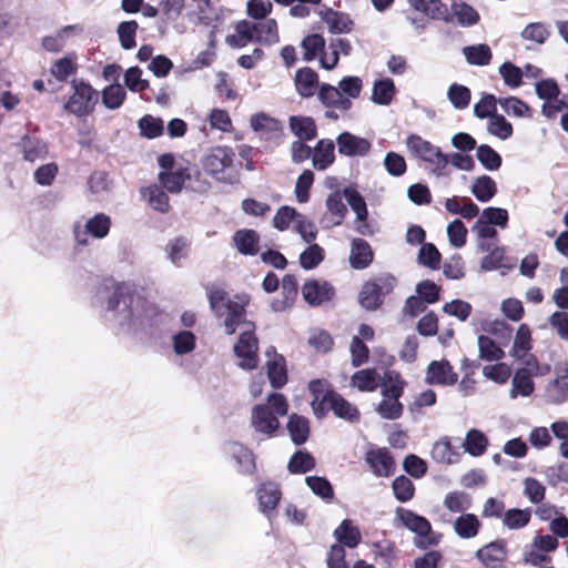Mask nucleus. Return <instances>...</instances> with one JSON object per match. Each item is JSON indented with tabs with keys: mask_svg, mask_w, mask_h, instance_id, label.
Wrapping results in <instances>:
<instances>
[{
	"mask_svg": "<svg viewBox=\"0 0 568 568\" xmlns=\"http://www.w3.org/2000/svg\"><path fill=\"white\" fill-rule=\"evenodd\" d=\"M100 298L106 300L105 318L125 332L143 331L152 325L156 310L144 298L131 292L125 284L104 287Z\"/></svg>",
	"mask_w": 568,
	"mask_h": 568,
	"instance_id": "1",
	"label": "nucleus"
},
{
	"mask_svg": "<svg viewBox=\"0 0 568 568\" xmlns=\"http://www.w3.org/2000/svg\"><path fill=\"white\" fill-rule=\"evenodd\" d=\"M207 297L212 312L222 321L224 332L227 335H233L237 328L255 331L254 323L248 321L246 316V307L250 303L248 295L242 294L230 297L224 290L214 287L210 290Z\"/></svg>",
	"mask_w": 568,
	"mask_h": 568,
	"instance_id": "2",
	"label": "nucleus"
},
{
	"mask_svg": "<svg viewBox=\"0 0 568 568\" xmlns=\"http://www.w3.org/2000/svg\"><path fill=\"white\" fill-rule=\"evenodd\" d=\"M287 410L286 398L282 394L272 393L265 404L252 408L251 425L256 433L272 437L280 427L278 416H285Z\"/></svg>",
	"mask_w": 568,
	"mask_h": 568,
	"instance_id": "3",
	"label": "nucleus"
},
{
	"mask_svg": "<svg viewBox=\"0 0 568 568\" xmlns=\"http://www.w3.org/2000/svg\"><path fill=\"white\" fill-rule=\"evenodd\" d=\"M394 526L412 531L415 535L414 544L418 548L426 549L429 546L437 545L439 541V535L433 531L428 519L410 509L397 507L395 510Z\"/></svg>",
	"mask_w": 568,
	"mask_h": 568,
	"instance_id": "4",
	"label": "nucleus"
},
{
	"mask_svg": "<svg viewBox=\"0 0 568 568\" xmlns=\"http://www.w3.org/2000/svg\"><path fill=\"white\" fill-rule=\"evenodd\" d=\"M234 152L229 146H215L203 158L202 165L204 171L215 180L232 183Z\"/></svg>",
	"mask_w": 568,
	"mask_h": 568,
	"instance_id": "5",
	"label": "nucleus"
},
{
	"mask_svg": "<svg viewBox=\"0 0 568 568\" xmlns=\"http://www.w3.org/2000/svg\"><path fill=\"white\" fill-rule=\"evenodd\" d=\"M396 278L392 275H382L366 282L358 296L359 304L367 311H375L384 297L395 287Z\"/></svg>",
	"mask_w": 568,
	"mask_h": 568,
	"instance_id": "6",
	"label": "nucleus"
},
{
	"mask_svg": "<svg viewBox=\"0 0 568 568\" xmlns=\"http://www.w3.org/2000/svg\"><path fill=\"white\" fill-rule=\"evenodd\" d=\"M72 87L73 94L64 104V109L77 116L88 115L98 101V92L82 81H73Z\"/></svg>",
	"mask_w": 568,
	"mask_h": 568,
	"instance_id": "7",
	"label": "nucleus"
},
{
	"mask_svg": "<svg viewBox=\"0 0 568 568\" xmlns=\"http://www.w3.org/2000/svg\"><path fill=\"white\" fill-rule=\"evenodd\" d=\"M233 351L236 357L240 358L239 366L242 369L251 371L257 367L258 343L254 335V331H242Z\"/></svg>",
	"mask_w": 568,
	"mask_h": 568,
	"instance_id": "8",
	"label": "nucleus"
},
{
	"mask_svg": "<svg viewBox=\"0 0 568 568\" xmlns=\"http://www.w3.org/2000/svg\"><path fill=\"white\" fill-rule=\"evenodd\" d=\"M477 247L481 252H487L480 263V270L484 272L499 270L501 275L515 267V262L506 257L505 250L499 246H491L487 242L479 241Z\"/></svg>",
	"mask_w": 568,
	"mask_h": 568,
	"instance_id": "9",
	"label": "nucleus"
},
{
	"mask_svg": "<svg viewBox=\"0 0 568 568\" xmlns=\"http://www.w3.org/2000/svg\"><path fill=\"white\" fill-rule=\"evenodd\" d=\"M457 379L458 374L446 359L430 362L425 375V382L429 385L452 386Z\"/></svg>",
	"mask_w": 568,
	"mask_h": 568,
	"instance_id": "10",
	"label": "nucleus"
},
{
	"mask_svg": "<svg viewBox=\"0 0 568 568\" xmlns=\"http://www.w3.org/2000/svg\"><path fill=\"white\" fill-rule=\"evenodd\" d=\"M343 196L356 214V231L362 235L371 234V227L366 222L368 212L364 197L352 186L343 190Z\"/></svg>",
	"mask_w": 568,
	"mask_h": 568,
	"instance_id": "11",
	"label": "nucleus"
},
{
	"mask_svg": "<svg viewBox=\"0 0 568 568\" xmlns=\"http://www.w3.org/2000/svg\"><path fill=\"white\" fill-rule=\"evenodd\" d=\"M338 153L345 156H365L372 149V143L362 136L343 132L336 138Z\"/></svg>",
	"mask_w": 568,
	"mask_h": 568,
	"instance_id": "12",
	"label": "nucleus"
},
{
	"mask_svg": "<svg viewBox=\"0 0 568 568\" xmlns=\"http://www.w3.org/2000/svg\"><path fill=\"white\" fill-rule=\"evenodd\" d=\"M334 293V287L331 284L317 280L307 281L302 286L303 298L312 306L329 302Z\"/></svg>",
	"mask_w": 568,
	"mask_h": 568,
	"instance_id": "13",
	"label": "nucleus"
},
{
	"mask_svg": "<svg viewBox=\"0 0 568 568\" xmlns=\"http://www.w3.org/2000/svg\"><path fill=\"white\" fill-rule=\"evenodd\" d=\"M111 220L103 213L95 214L89 219L84 225V231L74 230L75 240L79 244H87V235L90 234L95 239H103L109 234Z\"/></svg>",
	"mask_w": 568,
	"mask_h": 568,
	"instance_id": "14",
	"label": "nucleus"
},
{
	"mask_svg": "<svg viewBox=\"0 0 568 568\" xmlns=\"http://www.w3.org/2000/svg\"><path fill=\"white\" fill-rule=\"evenodd\" d=\"M223 449L224 453L236 463L240 473L251 474L255 469V462L252 452L241 443H226Z\"/></svg>",
	"mask_w": 568,
	"mask_h": 568,
	"instance_id": "15",
	"label": "nucleus"
},
{
	"mask_svg": "<svg viewBox=\"0 0 568 568\" xmlns=\"http://www.w3.org/2000/svg\"><path fill=\"white\" fill-rule=\"evenodd\" d=\"M408 3L417 11L425 13L427 17L442 20L444 22H452L453 16L446 4L440 0H407Z\"/></svg>",
	"mask_w": 568,
	"mask_h": 568,
	"instance_id": "16",
	"label": "nucleus"
},
{
	"mask_svg": "<svg viewBox=\"0 0 568 568\" xmlns=\"http://www.w3.org/2000/svg\"><path fill=\"white\" fill-rule=\"evenodd\" d=\"M308 389L314 397L311 403L312 409L317 417H322L326 412V403L328 402L326 396L335 394V392L331 389V385L326 379L311 381Z\"/></svg>",
	"mask_w": 568,
	"mask_h": 568,
	"instance_id": "17",
	"label": "nucleus"
},
{
	"mask_svg": "<svg viewBox=\"0 0 568 568\" xmlns=\"http://www.w3.org/2000/svg\"><path fill=\"white\" fill-rule=\"evenodd\" d=\"M506 546L504 541H493L476 552L477 558L488 568H499L506 559Z\"/></svg>",
	"mask_w": 568,
	"mask_h": 568,
	"instance_id": "18",
	"label": "nucleus"
},
{
	"mask_svg": "<svg viewBox=\"0 0 568 568\" xmlns=\"http://www.w3.org/2000/svg\"><path fill=\"white\" fill-rule=\"evenodd\" d=\"M256 495L260 510L271 517V514L275 510L281 499V490L278 489V486L271 481L263 483L258 487Z\"/></svg>",
	"mask_w": 568,
	"mask_h": 568,
	"instance_id": "19",
	"label": "nucleus"
},
{
	"mask_svg": "<svg viewBox=\"0 0 568 568\" xmlns=\"http://www.w3.org/2000/svg\"><path fill=\"white\" fill-rule=\"evenodd\" d=\"M326 398L328 399L326 403V410L328 408L332 409L338 418L352 423L359 419V412L356 406L351 404L336 392L335 394H329Z\"/></svg>",
	"mask_w": 568,
	"mask_h": 568,
	"instance_id": "20",
	"label": "nucleus"
},
{
	"mask_svg": "<svg viewBox=\"0 0 568 568\" xmlns=\"http://www.w3.org/2000/svg\"><path fill=\"white\" fill-rule=\"evenodd\" d=\"M250 124L254 132L267 139L276 136L283 131V124L264 112L252 115Z\"/></svg>",
	"mask_w": 568,
	"mask_h": 568,
	"instance_id": "21",
	"label": "nucleus"
},
{
	"mask_svg": "<svg viewBox=\"0 0 568 568\" xmlns=\"http://www.w3.org/2000/svg\"><path fill=\"white\" fill-rule=\"evenodd\" d=\"M266 356L268 357L266 362L268 381L274 388H281L287 382L285 359L276 353L271 355V351L266 352Z\"/></svg>",
	"mask_w": 568,
	"mask_h": 568,
	"instance_id": "22",
	"label": "nucleus"
},
{
	"mask_svg": "<svg viewBox=\"0 0 568 568\" xmlns=\"http://www.w3.org/2000/svg\"><path fill=\"white\" fill-rule=\"evenodd\" d=\"M337 544L343 547L356 548L361 540L362 535L356 525L351 519H344L339 526H337L333 532Z\"/></svg>",
	"mask_w": 568,
	"mask_h": 568,
	"instance_id": "23",
	"label": "nucleus"
},
{
	"mask_svg": "<svg viewBox=\"0 0 568 568\" xmlns=\"http://www.w3.org/2000/svg\"><path fill=\"white\" fill-rule=\"evenodd\" d=\"M432 458L443 465H452L459 462L462 454L452 446L448 437H443L436 442L432 449Z\"/></svg>",
	"mask_w": 568,
	"mask_h": 568,
	"instance_id": "24",
	"label": "nucleus"
},
{
	"mask_svg": "<svg viewBox=\"0 0 568 568\" xmlns=\"http://www.w3.org/2000/svg\"><path fill=\"white\" fill-rule=\"evenodd\" d=\"M405 145L413 158L423 162L439 149L418 134H409L405 140Z\"/></svg>",
	"mask_w": 568,
	"mask_h": 568,
	"instance_id": "25",
	"label": "nucleus"
},
{
	"mask_svg": "<svg viewBox=\"0 0 568 568\" xmlns=\"http://www.w3.org/2000/svg\"><path fill=\"white\" fill-rule=\"evenodd\" d=\"M191 175L186 168L179 166L172 171L161 172L159 181L161 186L171 193L181 192L184 183L190 180Z\"/></svg>",
	"mask_w": 568,
	"mask_h": 568,
	"instance_id": "26",
	"label": "nucleus"
},
{
	"mask_svg": "<svg viewBox=\"0 0 568 568\" xmlns=\"http://www.w3.org/2000/svg\"><path fill=\"white\" fill-rule=\"evenodd\" d=\"M373 260V252L369 244L363 239L352 241L349 263L352 267L362 270L367 267Z\"/></svg>",
	"mask_w": 568,
	"mask_h": 568,
	"instance_id": "27",
	"label": "nucleus"
},
{
	"mask_svg": "<svg viewBox=\"0 0 568 568\" xmlns=\"http://www.w3.org/2000/svg\"><path fill=\"white\" fill-rule=\"evenodd\" d=\"M334 142L332 140H320L314 149L313 165L316 170H326L335 161Z\"/></svg>",
	"mask_w": 568,
	"mask_h": 568,
	"instance_id": "28",
	"label": "nucleus"
},
{
	"mask_svg": "<svg viewBox=\"0 0 568 568\" xmlns=\"http://www.w3.org/2000/svg\"><path fill=\"white\" fill-rule=\"evenodd\" d=\"M290 129L297 140L311 141L316 134V125L312 118L292 115L288 120Z\"/></svg>",
	"mask_w": 568,
	"mask_h": 568,
	"instance_id": "29",
	"label": "nucleus"
},
{
	"mask_svg": "<svg viewBox=\"0 0 568 568\" xmlns=\"http://www.w3.org/2000/svg\"><path fill=\"white\" fill-rule=\"evenodd\" d=\"M480 521L474 514H462L454 521V531L463 539H470L478 535Z\"/></svg>",
	"mask_w": 568,
	"mask_h": 568,
	"instance_id": "30",
	"label": "nucleus"
},
{
	"mask_svg": "<svg viewBox=\"0 0 568 568\" xmlns=\"http://www.w3.org/2000/svg\"><path fill=\"white\" fill-rule=\"evenodd\" d=\"M258 234L254 230H239L233 236L237 251L244 255H255L258 251Z\"/></svg>",
	"mask_w": 568,
	"mask_h": 568,
	"instance_id": "31",
	"label": "nucleus"
},
{
	"mask_svg": "<svg viewBox=\"0 0 568 568\" xmlns=\"http://www.w3.org/2000/svg\"><path fill=\"white\" fill-rule=\"evenodd\" d=\"M534 392V382L531 378V373L521 368L518 369L511 379V388L509 390L510 398L515 399L518 396H529Z\"/></svg>",
	"mask_w": 568,
	"mask_h": 568,
	"instance_id": "32",
	"label": "nucleus"
},
{
	"mask_svg": "<svg viewBox=\"0 0 568 568\" xmlns=\"http://www.w3.org/2000/svg\"><path fill=\"white\" fill-rule=\"evenodd\" d=\"M23 159L30 163H34L40 160H44L48 155V146L44 142L24 136L20 143Z\"/></svg>",
	"mask_w": 568,
	"mask_h": 568,
	"instance_id": "33",
	"label": "nucleus"
},
{
	"mask_svg": "<svg viewBox=\"0 0 568 568\" xmlns=\"http://www.w3.org/2000/svg\"><path fill=\"white\" fill-rule=\"evenodd\" d=\"M322 19L331 33H347L352 30L353 21L346 13L326 10L322 12Z\"/></svg>",
	"mask_w": 568,
	"mask_h": 568,
	"instance_id": "34",
	"label": "nucleus"
},
{
	"mask_svg": "<svg viewBox=\"0 0 568 568\" xmlns=\"http://www.w3.org/2000/svg\"><path fill=\"white\" fill-rule=\"evenodd\" d=\"M253 40H255L254 24L246 20L240 21L234 32L226 37L227 44L233 48H243Z\"/></svg>",
	"mask_w": 568,
	"mask_h": 568,
	"instance_id": "35",
	"label": "nucleus"
},
{
	"mask_svg": "<svg viewBox=\"0 0 568 568\" xmlns=\"http://www.w3.org/2000/svg\"><path fill=\"white\" fill-rule=\"evenodd\" d=\"M463 447L470 456L479 457L487 450L488 438L481 430L473 428L467 432Z\"/></svg>",
	"mask_w": 568,
	"mask_h": 568,
	"instance_id": "36",
	"label": "nucleus"
},
{
	"mask_svg": "<svg viewBox=\"0 0 568 568\" xmlns=\"http://www.w3.org/2000/svg\"><path fill=\"white\" fill-rule=\"evenodd\" d=\"M462 52L466 61L471 65H488L493 58L491 49L485 43L466 45L463 48Z\"/></svg>",
	"mask_w": 568,
	"mask_h": 568,
	"instance_id": "37",
	"label": "nucleus"
},
{
	"mask_svg": "<svg viewBox=\"0 0 568 568\" xmlns=\"http://www.w3.org/2000/svg\"><path fill=\"white\" fill-rule=\"evenodd\" d=\"M318 79L315 71L310 68L300 69L295 75L297 92L305 98L312 97L317 88Z\"/></svg>",
	"mask_w": 568,
	"mask_h": 568,
	"instance_id": "38",
	"label": "nucleus"
},
{
	"mask_svg": "<svg viewBox=\"0 0 568 568\" xmlns=\"http://www.w3.org/2000/svg\"><path fill=\"white\" fill-rule=\"evenodd\" d=\"M367 463L378 476H389L394 466L393 458L386 450L378 449L367 453Z\"/></svg>",
	"mask_w": 568,
	"mask_h": 568,
	"instance_id": "39",
	"label": "nucleus"
},
{
	"mask_svg": "<svg viewBox=\"0 0 568 568\" xmlns=\"http://www.w3.org/2000/svg\"><path fill=\"white\" fill-rule=\"evenodd\" d=\"M396 88L392 79L385 78L374 82L372 101L378 105H388L393 101Z\"/></svg>",
	"mask_w": 568,
	"mask_h": 568,
	"instance_id": "40",
	"label": "nucleus"
},
{
	"mask_svg": "<svg viewBox=\"0 0 568 568\" xmlns=\"http://www.w3.org/2000/svg\"><path fill=\"white\" fill-rule=\"evenodd\" d=\"M496 193V182L488 175L476 178L471 185V194L483 203L489 202Z\"/></svg>",
	"mask_w": 568,
	"mask_h": 568,
	"instance_id": "41",
	"label": "nucleus"
},
{
	"mask_svg": "<svg viewBox=\"0 0 568 568\" xmlns=\"http://www.w3.org/2000/svg\"><path fill=\"white\" fill-rule=\"evenodd\" d=\"M531 349V332L527 324L519 325L514 344L510 351V356L517 359L524 358Z\"/></svg>",
	"mask_w": 568,
	"mask_h": 568,
	"instance_id": "42",
	"label": "nucleus"
},
{
	"mask_svg": "<svg viewBox=\"0 0 568 568\" xmlns=\"http://www.w3.org/2000/svg\"><path fill=\"white\" fill-rule=\"evenodd\" d=\"M383 399L376 406V413L384 419H398L403 414V404L399 396L382 395Z\"/></svg>",
	"mask_w": 568,
	"mask_h": 568,
	"instance_id": "43",
	"label": "nucleus"
},
{
	"mask_svg": "<svg viewBox=\"0 0 568 568\" xmlns=\"http://www.w3.org/2000/svg\"><path fill=\"white\" fill-rule=\"evenodd\" d=\"M190 243L185 237L178 236L170 240L165 246L168 260L176 266H181L182 261L187 257Z\"/></svg>",
	"mask_w": 568,
	"mask_h": 568,
	"instance_id": "44",
	"label": "nucleus"
},
{
	"mask_svg": "<svg viewBox=\"0 0 568 568\" xmlns=\"http://www.w3.org/2000/svg\"><path fill=\"white\" fill-rule=\"evenodd\" d=\"M318 97L324 104L328 106H336L342 110L349 109L352 104L349 99L343 98L339 88H335L329 84H323L321 87Z\"/></svg>",
	"mask_w": 568,
	"mask_h": 568,
	"instance_id": "45",
	"label": "nucleus"
},
{
	"mask_svg": "<svg viewBox=\"0 0 568 568\" xmlns=\"http://www.w3.org/2000/svg\"><path fill=\"white\" fill-rule=\"evenodd\" d=\"M498 104L508 115L526 119L532 116L531 108L516 97L500 98L498 99Z\"/></svg>",
	"mask_w": 568,
	"mask_h": 568,
	"instance_id": "46",
	"label": "nucleus"
},
{
	"mask_svg": "<svg viewBox=\"0 0 568 568\" xmlns=\"http://www.w3.org/2000/svg\"><path fill=\"white\" fill-rule=\"evenodd\" d=\"M404 381L400 375L394 371H387L383 377H378L382 395L402 396L404 392Z\"/></svg>",
	"mask_w": 568,
	"mask_h": 568,
	"instance_id": "47",
	"label": "nucleus"
},
{
	"mask_svg": "<svg viewBox=\"0 0 568 568\" xmlns=\"http://www.w3.org/2000/svg\"><path fill=\"white\" fill-rule=\"evenodd\" d=\"M352 386L361 392H373L378 386V374L375 369H362L352 376Z\"/></svg>",
	"mask_w": 568,
	"mask_h": 568,
	"instance_id": "48",
	"label": "nucleus"
},
{
	"mask_svg": "<svg viewBox=\"0 0 568 568\" xmlns=\"http://www.w3.org/2000/svg\"><path fill=\"white\" fill-rule=\"evenodd\" d=\"M287 429L295 444L301 445L306 442L310 433L308 422L306 418L296 414L291 415L287 423Z\"/></svg>",
	"mask_w": 568,
	"mask_h": 568,
	"instance_id": "49",
	"label": "nucleus"
},
{
	"mask_svg": "<svg viewBox=\"0 0 568 568\" xmlns=\"http://www.w3.org/2000/svg\"><path fill=\"white\" fill-rule=\"evenodd\" d=\"M150 206L161 213H166L170 209L169 196L161 186L151 185L142 192Z\"/></svg>",
	"mask_w": 568,
	"mask_h": 568,
	"instance_id": "50",
	"label": "nucleus"
},
{
	"mask_svg": "<svg viewBox=\"0 0 568 568\" xmlns=\"http://www.w3.org/2000/svg\"><path fill=\"white\" fill-rule=\"evenodd\" d=\"M254 24L255 40L264 43L278 42L277 24L273 19H267Z\"/></svg>",
	"mask_w": 568,
	"mask_h": 568,
	"instance_id": "51",
	"label": "nucleus"
},
{
	"mask_svg": "<svg viewBox=\"0 0 568 568\" xmlns=\"http://www.w3.org/2000/svg\"><path fill=\"white\" fill-rule=\"evenodd\" d=\"M487 131L500 140H507L513 135L514 129L504 115L495 114L488 119Z\"/></svg>",
	"mask_w": 568,
	"mask_h": 568,
	"instance_id": "52",
	"label": "nucleus"
},
{
	"mask_svg": "<svg viewBox=\"0 0 568 568\" xmlns=\"http://www.w3.org/2000/svg\"><path fill=\"white\" fill-rule=\"evenodd\" d=\"M452 11L457 22L464 27H470L478 22V12L466 2H455L452 4Z\"/></svg>",
	"mask_w": 568,
	"mask_h": 568,
	"instance_id": "53",
	"label": "nucleus"
},
{
	"mask_svg": "<svg viewBox=\"0 0 568 568\" xmlns=\"http://www.w3.org/2000/svg\"><path fill=\"white\" fill-rule=\"evenodd\" d=\"M444 506L452 513H464L471 507V497L465 491H450L445 496Z\"/></svg>",
	"mask_w": 568,
	"mask_h": 568,
	"instance_id": "54",
	"label": "nucleus"
},
{
	"mask_svg": "<svg viewBox=\"0 0 568 568\" xmlns=\"http://www.w3.org/2000/svg\"><path fill=\"white\" fill-rule=\"evenodd\" d=\"M479 357L485 361H499L505 356L504 351L488 336H478Z\"/></svg>",
	"mask_w": 568,
	"mask_h": 568,
	"instance_id": "55",
	"label": "nucleus"
},
{
	"mask_svg": "<svg viewBox=\"0 0 568 568\" xmlns=\"http://www.w3.org/2000/svg\"><path fill=\"white\" fill-rule=\"evenodd\" d=\"M530 517L529 509L513 508L504 514L503 524L509 529H520L528 525Z\"/></svg>",
	"mask_w": 568,
	"mask_h": 568,
	"instance_id": "56",
	"label": "nucleus"
},
{
	"mask_svg": "<svg viewBox=\"0 0 568 568\" xmlns=\"http://www.w3.org/2000/svg\"><path fill=\"white\" fill-rule=\"evenodd\" d=\"M476 156L488 171H497L501 165V156L487 144H481L477 148Z\"/></svg>",
	"mask_w": 568,
	"mask_h": 568,
	"instance_id": "57",
	"label": "nucleus"
},
{
	"mask_svg": "<svg viewBox=\"0 0 568 568\" xmlns=\"http://www.w3.org/2000/svg\"><path fill=\"white\" fill-rule=\"evenodd\" d=\"M549 34L550 32L548 27L541 22H532L527 24L520 33L524 40L535 42L539 45L547 41Z\"/></svg>",
	"mask_w": 568,
	"mask_h": 568,
	"instance_id": "58",
	"label": "nucleus"
},
{
	"mask_svg": "<svg viewBox=\"0 0 568 568\" xmlns=\"http://www.w3.org/2000/svg\"><path fill=\"white\" fill-rule=\"evenodd\" d=\"M303 58L306 61L314 60L325 49V40L320 34H311L302 41Z\"/></svg>",
	"mask_w": 568,
	"mask_h": 568,
	"instance_id": "59",
	"label": "nucleus"
},
{
	"mask_svg": "<svg viewBox=\"0 0 568 568\" xmlns=\"http://www.w3.org/2000/svg\"><path fill=\"white\" fill-rule=\"evenodd\" d=\"M195 336L190 331H180L172 336L173 351L176 355L189 354L195 348Z\"/></svg>",
	"mask_w": 568,
	"mask_h": 568,
	"instance_id": "60",
	"label": "nucleus"
},
{
	"mask_svg": "<svg viewBox=\"0 0 568 568\" xmlns=\"http://www.w3.org/2000/svg\"><path fill=\"white\" fill-rule=\"evenodd\" d=\"M77 30L74 26H67L55 34L47 36L42 39V47L49 52H58L65 45L67 37Z\"/></svg>",
	"mask_w": 568,
	"mask_h": 568,
	"instance_id": "61",
	"label": "nucleus"
},
{
	"mask_svg": "<svg viewBox=\"0 0 568 568\" xmlns=\"http://www.w3.org/2000/svg\"><path fill=\"white\" fill-rule=\"evenodd\" d=\"M324 260V250L312 244L300 254V264L304 270L315 268Z\"/></svg>",
	"mask_w": 568,
	"mask_h": 568,
	"instance_id": "62",
	"label": "nucleus"
},
{
	"mask_svg": "<svg viewBox=\"0 0 568 568\" xmlns=\"http://www.w3.org/2000/svg\"><path fill=\"white\" fill-rule=\"evenodd\" d=\"M483 375L487 379H490L497 384L503 385L509 379L511 375V368L506 363L486 365L483 367Z\"/></svg>",
	"mask_w": 568,
	"mask_h": 568,
	"instance_id": "63",
	"label": "nucleus"
},
{
	"mask_svg": "<svg viewBox=\"0 0 568 568\" xmlns=\"http://www.w3.org/2000/svg\"><path fill=\"white\" fill-rule=\"evenodd\" d=\"M77 70L75 60L73 57L68 55L57 60L51 67V74L58 81H65Z\"/></svg>",
	"mask_w": 568,
	"mask_h": 568,
	"instance_id": "64",
	"label": "nucleus"
}]
</instances>
